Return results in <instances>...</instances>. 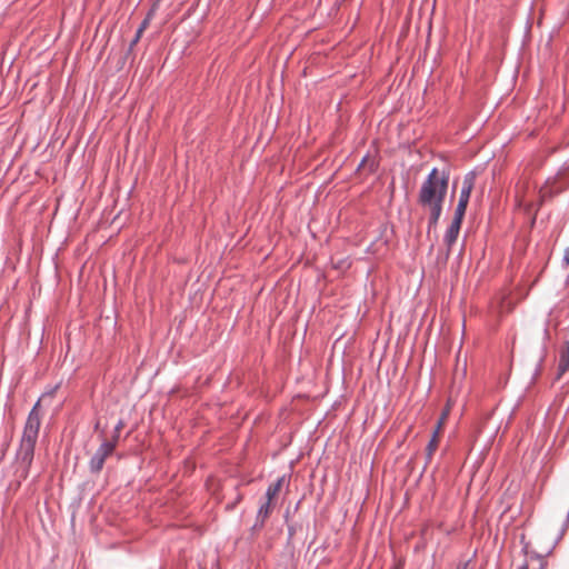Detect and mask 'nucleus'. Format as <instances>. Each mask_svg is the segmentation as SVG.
I'll return each mask as SVG.
<instances>
[{
	"instance_id": "f03ea898",
	"label": "nucleus",
	"mask_w": 569,
	"mask_h": 569,
	"mask_svg": "<svg viewBox=\"0 0 569 569\" xmlns=\"http://www.w3.org/2000/svg\"><path fill=\"white\" fill-rule=\"evenodd\" d=\"M40 426L41 413L39 399L27 417L19 448L16 452V476L19 480H26L29 476Z\"/></svg>"
},
{
	"instance_id": "39448f33",
	"label": "nucleus",
	"mask_w": 569,
	"mask_h": 569,
	"mask_svg": "<svg viewBox=\"0 0 569 569\" xmlns=\"http://www.w3.org/2000/svg\"><path fill=\"white\" fill-rule=\"evenodd\" d=\"M114 449V442L103 440L89 461L90 471L92 473H99L103 468L106 459L113 453Z\"/></svg>"
},
{
	"instance_id": "6e6552de",
	"label": "nucleus",
	"mask_w": 569,
	"mask_h": 569,
	"mask_svg": "<svg viewBox=\"0 0 569 569\" xmlns=\"http://www.w3.org/2000/svg\"><path fill=\"white\" fill-rule=\"evenodd\" d=\"M569 370V342L560 350L558 376H563Z\"/></svg>"
},
{
	"instance_id": "f257e3e1",
	"label": "nucleus",
	"mask_w": 569,
	"mask_h": 569,
	"mask_svg": "<svg viewBox=\"0 0 569 569\" xmlns=\"http://www.w3.org/2000/svg\"><path fill=\"white\" fill-rule=\"evenodd\" d=\"M449 171L433 168L421 183L418 204L429 211L428 228H435L441 217L449 187Z\"/></svg>"
},
{
	"instance_id": "2eb2a0df",
	"label": "nucleus",
	"mask_w": 569,
	"mask_h": 569,
	"mask_svg": "<svg viewBox=\"0 0 569 569\" xmlns=\"http://www.w3.org/2000/svg\"><path fill=\"white\" fill-rule=\"evenodd\" d=\"M242 500V495L237 493L236 500L231 505H227V509H233L237 503H239Z\"/></svg>"
},
{
	"instance_id": "ddd939ff",
	"label": "nucleus",
	"mask_w": 569,
	"mask_h": 569,
	"mask_svg": "<svg viewBox=\"0 0 569 569\" xmlns=\"http://www.w3.org/2000/svg\"><path fill=\"white\" fill-rule=\"evenodd\" d=\"M151 17H152V10L149 11V13L147 14V17L142 20V22L140 23L139 28L137 29L138 31L140 32H144V30L149 27V23H150V20H151Z\"/></svg>"
},
{
	"instance_id": "7ed1b4c3",
	"label": "nucleus",
	"mask_w": 569,
	"mask_h": 569,
	"mask_svg": "<svg viewBox=\"0 0 569 569\" xmlns=\"http://www.w3.org/2000/svg\"><path fill=\"white\" fill-rule=\"evenodd\" d=\"M569 188V167L562 168L558 171L552 180H548L547 183L541 188V197L552 198Z\"/></svg>"
},
{
	"instance_id": "423d86ee",
	"label": "nucleus",
	"mask_w": 569,
	"mask_h": 569,
	"mask_svg": "<svg viewBox=\"0 0 569 569\" xmlns=\"http://www.w3.org/2000/svg\"><path fill=\"white\" fill-rule=\"evenodd\" d=\"M462 221L463 217L453 214L452 221L445 232L443 242L447 247L448 254L450 253L452 246L456 243L458 239Z\"/></svg>"
},
{
	"instance_id": "dca6fc26",
	"label": "nucleus",
	"mask_w": 569,
	"mask_h": 569,
	"mask_svg": "<svg viewBox=\"0 0 569 569\" xmlns=\"http://www.w3.org/2000/svg\"><path fill=\"white\" fill-rule=\"evenodd\" d=\"M562 263L568 267L569 266V247L565 249Z\"/></svg>"
},
{
	"instance_id": "0eeeda50",
	"label": "nucleus",
	"mask_w": 569,
	"mask_h": 569,
	"mask_svg": "<svg viewBox=\"0 0 569 569\" xmlns=\"http://www.w3.org/2000/svg\"><path fill=\"white\" fill-rule=\"evenodd\" d=\"M271 510L272 502L264 500L258 509L256 523L253 525L252 529H261L264 526L267 519L269 518Z\"/></svg>"
},
{
	"instance_id": "6ab92c4d",
	"label": "nucleus",
	"mask_w": 569,
	"mask_h": 569,
	"mask_svg": "<svg viewBox=\"0 0 569 569\" xmlns=\"http://www.w3.org/2000/svg\"><path fill=\"white\" fill-rule=\"evenodd\" d=\"M523 569H527V568H523Z\"/></svg>"
},
{
	"instance_id": "f3484780",
	"label": "nucleus",
	"mask_w": 569,
	"mask_h": 569,
	"mask_svg": "<svg viewBox=\"0 0 569 569\" xmlns=\"http://www.w3.org/2000/svg\"><path fill=\"white\" fill-rule=\"evenodd\" d=\"M468 562L461 563L457 567V569H468Z\"/></svg>"
},
{
	"instance_id": "1a4fd4ad",
	"label": "nucleus",
	"mask_w": 569,
	"mask_h": 569,
	"mask_svg": "<svg viewBox=\"0 0 569 569\" xmlns=\"http://www.w3.org/2000/svg\"><path fill=\"white\" fill-rule=\"evenodd\" d=\"M438 446H439L438 430H433L431 439L429 440L427 448H426V466H428L431 462L432 456L436 452V450L438 449Z\"/></svg>"
},
{
	"instance_id": "9b49d317",
	"label": "nucleus",
	"mask_w": 569,
	"mask_h": 569,
	"mask_svg": "<svg viewBox=\"0 0 569 569\" xmlns=\"http://www.w3.org/2000/svg\"><path fill=\"white\" fill-rule=\"evenodd\" d=\"M123 427H124V421L122 419H120L117 422V425L114 426V430H113V435H112L111 439L107 440V442H114V448L118 445L120 431L123 429Z\"/></svg>"
},
{
	"instance_id": "20e7f679",
	"label": "nucleus",
	"mask_w": 569,
	"mask_h": 569,
	"mask_svg": "<svg viewBox=\"0 0 569 569\" xmlns=\"http://www.w3.org/2000/svg\"><path fill=\"white\" fill-rule=\"evenodd\" d=\"M475 182H476V172L475 171H470L465 174L463 180H462V187H461L460 194H459V200H458L457 207L455 209L456 216L465 217L466 210H467V207L469 203V199H470L472 189L475 187Z\"/></svg>"
},
{
	"instance_id": "4468645a",
	"label": "nucleus",
	"mask_w": 569,
	"mask_h": 569,
	"mask_svg": "<svg viewBox=\"0 0 569 569\" xmlns=\"http://www.w3.org/2000/svg\"><path fill=\"white\" fill-rule=\"evenodd\" d=\"M141 36H142V32H140V31H138V30H137L134 38L131 40V42H130V44H129V50H130V51H131V50L134 48V46L139 42V40H140Z\"/></svg>"
},
{
	"instance_id": "9d476101",
	"label": "nucleus",
	"mask_w": 569,
	"mask_h": 569,
	"mask_svg": "<svg viewBox=\"0 0 569 569\" xmlns=\"http://www.w3.org/2000/svg\"><path fill=\"white\" fill-rule=\"evenodd\" d=\"M283 482H284V476L280 477L277 481H274L273 483H271L267 491H266V500L272 502L273 499L278 496V493L280 492L282 486H283Z\"/></svg>"
},
{
	"instance_id": "f8f14e48",
	"label": "nucleus",
	"mask_w": 569,
	"mask_h": 569,
	"mask_svg": "<svg viewBox=\"0 0 569 569\" xmlns=\"http://www.w3.org/2000/svg\"><path fill=\"white\" fill-rule=\"evenodd\" d=\"M448 415H449V409H446V410L442 411V413H441V416H440V418L438 420V423H437V426L435 428V430H438V435H440V431L442 429V426H443L446 419L448 418Z\"/></svg>"
},
{
	"instance_id": "a211bd4d",
	"label": "nucleus",
	"mask_w": 569,
	"mask_h": 569,
	"mask_svg": "<svg viewBox=\"0 0 569 569\" xmlns=\"http://www.w3.org/2000/svg\"><path fill=\"white\" fill-rule=\"evenodd\" d=\"M365 162H366V158H363V159L361 160V163H360V166H359V167H362V166L365 164Z\"/></svg>"
}]
</instances>
